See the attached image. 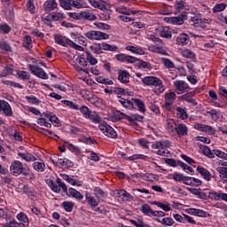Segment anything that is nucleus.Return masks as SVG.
Instances as JSON below:
<instances>
[{
  "instance_id": "obj_15",
  "label": "nucleus",
  "mask_w": 227,
  "mask_h": 227,
  "mask_svg": "<svg viewBox=\"0 0 227 227\" xmlns=\"http://www.w3.org/2000/svg\"><path fill=\"white\" fill-rule=\"evenodd\" d=\"M18 157L22 159V160H25V162H35V160H36V157H35V155L31 154V153L27 151H18Z\"/></svg>"
},
{
  "instance_id": "obj_18",
  "label": "nucleus",
  "mask_w": 227,
  "mask_h": 227,
  "mask_svg": "<svg viewBox=\"0 0 227 227\" xmlns=\"http://www.w3.org/2000/svg\"><path fill=\"white\" fill-rule=\"evenodd\" d=\"M185 19H186L185 15H181V16H177V17L165 18V21L168 22V24L182 26V24H184V21L185 20Z\"/></svg>"
},
{
  "instance_id": "obj_31",
  "label": "nucleus",
  "mask_w": 227,
  "mask_h": 227,
  "mask_svg": "<svg viewBox=\"0 0 227 227\" xmlns=\"http://www.w3.org/2000/svg\"><path fill=\"white\" fill-rule=\"evenodd\" d=\"M114 194L117 198H121V200H132V195L125 190H115Z\"/></svg>"
},
{
  "instance_id": "obj_54",
  "label": "nucleus",
  "mask_w": 227,
  "mask_h": 227,
  "mask_svg": "<svg viewBox=\"0 0 227 227\" xmlns=\"http://www.w3.org/2000/svg\"><path fill=\"white\" fill-rule=\"evenodd\" d=\"M94 26H96V27H98V29H102L103 31H107V30L111 29V27L108 24L102 23L100 21H96L94 23Z\"/></svg>"
},
{
  "instance_id": "obj_50",
  "label": "nucleus",
  "mask_w": 227,
  "mask_h": 227,
  "mask_svg": "<svg viewBox=\"0 0 227 227\" xmlns=\"http://www.w3.org/2000/svg\"><path fill=\"white\" fill-rule=\"evenodd\" d=\"M44 118L45 116H41V118L37 119L38 125H41V127H46V129H51L52 124L48 122Z\"/></svg>"
},
{
  "instance_id": "obj_23",
  "label": "nucleus",
  "mask_w": 227,
  "mask_h": 227,
  "mask_svg": "<svg viewBox=\"0 0 227 227\" xmlns=\"http://www.w3.org/2000/svg\"><path fill=\"white\" fill-rule=\"evenodd\" d=\"M115 12L118 13H122V15H136V13H137L139 11L129 9L123 5H121L115 8Z\"/></svg>"
},
{
  "instance_id": "obj_55",
  "label": "nucleus",
  "mask_w": 227,
  "mask_h": 227,
  "mask_svg": "<svg viewBox=\"0 0 227 227\" xmlns=\"http://www.w3.org/2000/svg\"><path fill=\"white\" fill-rule=\"evenodd\" d=\"M90 6H93V8H98V10H104L106 8V5L102 3H99L96 0H90L89 1Z\"/></svg>"
},
{
  "instance_id": "obj_13",
  "label": "nucleus",
  "mask_w": 227,
  "mask_h": 227,
  "mask_svg": "<svg viewBox=\"0 0 227 227\" xmlns=\"http://www.w3.org/2000/svg\"><path fill=\"white\" fill-rule=\"evenodd\" d=\"M58 8V4L56 0H47L43 4V12H46V13H51V12H54Z\"/></svg>"
},
{
  "instance_id": "obj_41",
  "label": "nucleus",
  "mask_w": 227,
  "mask_h": 227,
  "mask_svg": "<svg viewBox=\"0 0 227 227\" xmlns=\"http://www.w3.org/2000/svg\"><path fill=\"white\" fill-rule=\"evenodd\" d=\"M160 36H161V38H167V39L172 38L171 30H169V28L160 27Z\"/></svg>"
},
{
  "instance_id": "obj_60",
  "label": "nucleus",
  "mask_w": 227,
  "mask_h": 227,
  "mask_svg": "<svg viewBox=\"0 0 227 227\" xmlns=\"http://www.w3.org/2000/svg\"><path fill=\"white\" fill-rule=\"evenodd\" d=\"M161 61H162L165 68H175V63H173V61H171V59L162 58Z\"/></svg>"
},
{
  "instance_id": "obj_22",
  "label": "nucleus",
  "mask_w": 227,
  "mask_h": 227,
  "mask_svg": "<svg viewBox=\"0 0 227 227\" xmlns=\"http://www.w3.org/2000/svg\"><path fill=\"white\" fill-rule=\"evenodd\" d=\"M126 51L132 52V54H137L138 56H145V50L137 45H128L125 47Z\"/></svg>"
},
{
  "instance_id": "obj_34",
  "label": "nucleus",
  "mask_w": 227,
  "mask_h": 227,
  "mask_svg": "<svg viewBox=\"0 0 227 227\" xmlns=\"http://www.w3.org/2000/svg\"><path fill=\"white\" fill-rule=\"evenodd\" d=\"M154 221H156V223L163 224V226H173L175 224V220H173V218L171 217H165L161 220L155 218Z\"/></svg>"
},
{
  "instance_id": "obj_46",
  "label": "nucleus",
  "mask_w": 227,
  "mask_h": 227,
  "mask_svg": "<svg viewBox=\"0 0 227 227\" xmlns=\"http://www.w3.org/2000/svg\"><path fill=\"white\" fill-rule=\"evenodd\" d=\"M26 6L29 13H36V6H35V0H27Z\"/></svg>"
},
{
  "instance_id": "obj_24",
  "label": "nucleus",
  "mask_w": 227,
  "mask_h": 227,
  "mask_svg": "<svg viewBox=\"0 0 227 227\" xmlns=\"http://www.w3.org/2000/svg\"><path fill=\"white\" fill-rule=\"evenodd\" d=\"M98 45L101 52L102 51H109L110 52H116V51H118V46L111 45L107 43H98Z\"/></svg>"
},
{
  "instance_id": "obj_45",
  "label": "nucleus",
  "mask_w": 227,
  "mask_h": 227,
  "mask_svg": "<svg viewBox=\"0 0 227 227\" xmlns=\"http://www.w3.org/2000/svg\"><path fill=\"white\" fill-rule=\"evenodd\" d=\"M61 104H64V106H67V107H70V109H74V111H79V105L74 103L70 100H61Z\"/></svg>"
},
{
  "instance_id": "obj_8",
  "label": "nucleus",
  "mask_w": 227,
  "mask_h": 227,
  "mask_svg": "<svg viewBox=\"0 0 227 227\" xmlns=\"http://www.w3.org/2000/svg\"><path fill=\"white\" fill-rule=\"evenodd\" d=\"M27 68L30 70L31 74L35 75V77H39V79H44V80L49 79V75L47 74V73H45V71L42 67L36 65L29 64L27 66Z\"/></svg>"
},
{
  "instance_id": "obj_47",
  "label": "nucleus",
  "mask_w": 227,
  "mask_h": 227,
  "mask_svg": "<svg viewBox=\"0 0 227 227\" xmlns=\"http://www.w3.org/2000/svg\"><path fill=\"white\" fill-rule=\"evenodd\" d=\"M82 72H84L85 74H92L93 75H100V71H98V69H97V67H87L85 69H81Z\"/></svg>"
},
{
  "instance_id": "obj_62",
  "label": "nucleus",
  "mask_w": 227,
  "mask_h": 227,
  "mask_svg": "<svg viewBox=\"0 0 227 227\" xmlns=\"http://www.w3.org/2000/svg\"><path fill=\"white\" fill-rule=\"evenodd\" d=\"M179 166L180 168H182L183 171H184L185 173H194V169H192L191 166L185 164L183 161L179 162Z\"/></svg>"
},
{
  "instance_id": "obj_35",
  "label": "nucleus",
  "mask_w": 227,
  "mask_h": 227,
  "mask_svg": "<svg viewBox=\"0 0 227 227\" xmlns=\"http://www.w3.org/2000/svg\"><path fill=\"white\" fill-rule=\"evenodd\" d=\"M80 19H85L86 20H97V15L90 12H81Z\"/></svg>"
},
{
  "instance_id": "obj_64",
  "label": "nucleus",
  "mask_w": 227,
  "mask_h": 227,
  "mask_svg": "<svg viewBox=\"0 0 227 227\" xmlns=\"http://www.w3.org/2000/svg\"><path fill=\"white\" fill-rule=\"evenodd\" d=\"M185 8V3L183 0H177L175 4L176 12H182Z\"/></svg>"
},
{
  "instance_id": "obj_33",
  "label": "nucleus",
  "mask_w": 227,
  "mask_h": 227,
  "mask_svg": "<svg viewBox=\"0 0 227 227\" xmlns=\"http://www.w3.org/2000/svg\"><path fill=\"white\" fill-rule=\"evenodd\" d=\"M133 104L138 107V111L140 113H145L146 112V106L145 105V102L143 100L138 99V98H131Z\"/></svg>"
},
{
  "instance_id": "obj_36",
  "label": "nucleus",
  "mask_w": 227,
  "mask_h": 227,
  "mask_svg": "<svg viewBox=\"0 0 227 227\" xmlns=\"http://www.w3.org/2000/svg\"><path fill=\"white\" fill-rule=\"evenodd\" d=\"M33 169L38 173H43L45 171V163L40 161H34L32 164Z\"/></svg>"
},
{
  "instance_id": "obj_59",
  "label": "nucleus",
  "mask_w": 227,
  "mask_h": 227,
  "mask_svg": "<svg viewBox=\"0 0 227 227\" xmlns=\"http://www.w3.org/2000/svg\"><path fill=\"white\" fill-rule=\"evenodd\" d=\"M153 205L159 207V208H162L164 212H169L171 210V205L169 204H162L161 202H153Z\"/></svg>"
},
{
  "instance_id": "obj_10",
  "label": "nucleus",
  "mask_w": 227,
  "mask_h": 227,
  "mask_svg": "<svg viewBox=\"0 0 227 227\" xmlns=\"http://www.w3.org/2000/svg\"><path fill=\"white\" fill-rule=\"evenodd\" d=\"M118 121L120 120H128L130 123H134V121H143L144 117L141 115L134 114V115H127L124 113H120L119 117L117 118Z\"/></svg>"
},
{
  "instance_id": "obj_44",
  "label": "nucleus",
  "mask_w": 227,
  "mask_h": 227,
  "mask_svg": "<svg viewBox=\"0 0 227 227\" xmlns=\"http://www.w3.org/2000/svg\"><path fill=\"white\" fill-rule=\"evenodd\" d=\"M164 162L165 164H167L168 166H170L171 168H176L177 166H180L181 160H176L171 158H165Z\"/></svg>"
},
{
  "instance_id": "obj_21",
  "label": "nucleus",
  "mask_w": 227,
  "mask_h": 227,
  "mask_svg": "<svg viewBox=\"0 0 227 227\" xmlns=\"http://www.w3.org/2000/svg\"><path fill=\"white\" fill-rule=\"evenodd\" d=\"M142 82L145 84V86H155L160 82V79L156 76H145L142 80Z\"/></svg>"
},
{
  "instance_id": "obj_56",
  "label": "nucleus",
  "mask_w": 227,
  "mask_h": 227,
  "mask_svg": "<svg viewBox=\"0 0 227 227\" xmlns=\"http://www.w3.org/2000/svg\"><path fill=\"white\" fill-rule=\"evenodd\" d=\"M61 206L66 212H72V210H74V202L72 201H64Z\"/></svg>"
},
{
  "instance_id": "obj_40",
  "label": "nucleus",
  "mask_w": 227,
  "mask_h": 227,
  "mask_svg": "<svg viewBox=\"0 0 227 227\" xmlns=\"http://www.w3.org/2000/svg\"><path fill=\"white\" fill-rule=\"evenodd\" d=\"M89 120H91L93 123H100L102 121V118H100V115L97 112H91L89 114V116H87Z\"/></svg>"
},
{
  "instance_id": "obj_48",
  "label": "nucleus",
  "mask_w": 227,
  "mask_h": 227,
  "mask_svg": "<svg viewBox=\"0 0 227 227\" xmlns=\"http://www.w3.org/2000/svg\"><path fill=\"white\" fill-rule=\"evenodd\" d=\"M51 17H52L54 22L58 21V20H63V19L67 18V16H65V13L58 12H52Z\"/></svg>"
},
{
  "instance_id": "obj_6",
  "label": "nucleus",
  "mask_w": 227,
  "mask_h": 227,
  "mask_svg": "<svg viewBox=\"0 0 227 227\" xmlns=\"http://www.w3.org/2000/svg\"><path fill=\"white\" fill-rule=\"evenodd\" d=\"M85 37L88 40H91L92 42H100L102 40H109V34L97 31V30H89L85 34Z\"/></svg>"
},
{
  "instance_id": "obj_61",
  "label": "nucleus",
  "mask_w": 227,
  "mask_h": 227,
  "mask_svg": "<svg viewBox=\"0 0 227 227\" xmlns=\"http://www.w3.org/2000/svg\"><path fill=\"white\" fill-rule=\"evenodd\" d=\"M59 4L64 10H72L70 0H59Z\"/></svg>"
},
{
  "instance_id": "obj_1",
  "label": "nucleus",
  "mask_w": 227,
  "mask_h": 227,
  "mask_svg": "<svg viewBox=\"0 0 227 227\" xmlns=\"http://www.w3.org/2000/svg\"><path fill=\"white\" fill-rule=\"evenodd\" d=\"M30 171L31 169L27 167V164H23L19 160H14L11 163L10 173L12 176H20V175H23V176H29L33 180L35 175Z\"/></svg>"
},
{
  "instance_id": "obj_9",
  "label": "nucleus",
  "mask_w": 227,
  "mask_h": 227,
  "mask_svg": "<svg viewBox=\"0 0 227 227\" xmlns=\"http://www.w3.org/2000/svg\"><path fill=\"white\" fill-rule=\"evenodd\" d=\"M174 87L177 95H182V93H187L191 90L189 83L184 80H176L174 82Z\"/></svg>"
},
{
  "instance_id": "obj_5",
  "label": "nucleus",
  "mask_w": 227,
  "mask_h": 227,
  "mask_svg": "<svg viewBox=\"0 0 227 227\" xmlns=\"http://www.w3.org/2000/svg\"><path fill=\"white\" fill-rule=\"evenodd\" d=\"M46 184H48L49 187L53 191V192H67L68 188L67 187V184L61 181L60 178H57L56 182L52 180L51 178H48L46 180Z\"/></svg>"
},
{
  "instance_id": "obj_16",
  "label": "nucleus",
  "mask_w": 227,
  "mask_h": 227,
  "mask_svg": "<svg viewBox=\"0 0 227 227\" xmlns=\"http://www.w3.org/2000/svg\"><path fill=\"white\" fill-rule=\"evenodd\" d=\"M175 100H176V92H167L165 93V107L169 109L171 105L174 104Z\"/></svg>"
},
{
  "instance_id": "obj_57",
  "label": "nucleus",
  "mask_w": 227,
  "mask_h": 227,
  "mask_svg": "<svg viewBox=\"0 0 227 227\" xmlns=\"http://www.w3.org/2000/svg\"><path fill=\"white\" fill-rule=\"evenodd\" d=\"M94 192L95 196L98 199L106 198V196H107V193H106V192H104V190H102L100 187H95Z\"/></svg>"
},
{
  "instance_id": "obj_14",
  "label": "nucleus",
  "mask_w": 227,
  "mask_h": 227,
  "mask_svg": "<svg viewBox=\"0 0 227 227\" xmlns=\"http://www.w3.org/2000/svg\"><path fill=\"white\" fill-rule=\"evenodd\" d=\"M51 162L60 168H72V166H74V162L67 158H58L57 161L51 160Z\"/></svg>"
},
{
  "instance_id": "obj_53",
  "label": "nucleus",
  "mask_w": 227,
  "mask_h": 227,
  "mask_svg": "<svg viewBox=\"0 0 227 227\" xmlns=\"http://www.w3.org/2000/svg\"><path fill=\"white\" fill-rule=\"evenodd\" d=\"M226 4H217L213 8V13H220V12H224L226 10Z\"/></svg>"
},
{
  "instance_id": "obj_3",
  "label": "nucleus",
  "mask_w": 227,
  "mask_h": 227,
  "mask_svg": "<svg viewBox=\"0 0 227 227\" xmlns=\"http://www.w3.org/2000/svg\"><path fill=\"white\" fill-rule=\"evenodd\" d=\"M171 146L169 140H158L152 145L153 152L160 157H169V151L168 148Z\"/></svg>"
},
{
  "instance_id": "obj_58",
  "label": "nucleus",
  "mask_w": 227,
  "mask_h": 227,
  "mask_svg": "<svg viewBox=\"0 0 227 227\" xmlns=\"http://www.w3.org/2000/svg\"><path fill=\"white\" fill-rule=\"evenodd\" d=\"M214 153L215 157H218V159H223V160H227V153L218 150V149H215L214 150Z\"/></svg>"
},
{
  "instance_id": "obj_52",
  "label": "nucleus",
  "mask_w": 227,
  "mask_h": 227,
  "mask_svg": "<svg viewBox=\"0 0 227 227\" xmlns=\"http://www.w3.org/2000/svg\"><path fill=\"white\" fill-rule=\"evenodd\" d=\"M17 75L22 81H29L31 74L27 71H18Z\"/></svg>"
},
{
  "instance_id": "obj_2",
  "label": "nucleus",
  "mask_w": 227,
  "mask_h": 227,
  "mask_svg": "<svg viewBox=\"0 0 227 227\" xmlns=\"http://www.w3.org/2000/svg\"><path fill=\"white\" fill-rule=\"evenodd\" d=\"M149 40L153 42L154 44H151L148 47L150 52H155L156 54H160L161 56H166L168 52L166 51V44L159 38V36L152 34L149 35Z\"/></svg>"
},
{
  "instance_id": "obj_42",
  "label": "nucleus",
  "mask_w": 227,
  "mask_h": 227,
  "mask_svg": "<svg viewBox=\"0 0 227 227\" xmlns=\"http://www.w3.org/2000/svg\"><path fill=\"white\" fill-rule=\"evenodd\" d=\"M202 153L203 155H205L206 157H208V159H215V153H214V150L211 151L210 147L207 146V145H203L202 146Z\"/></svg>"
},
{
  "instance_id": "obj_26",
  "label": "nucleus",
  "mask_w": 227,
  "mask_h": 227,
  "mask_svg": "<svg viewBox=\"0 0 227 227\" xmlns=\"http://www.w3.org/2000/svg\"><path fill=\"white\" fill-rule=\"evenodd\" d=\"M2 111L5 116H13V110H12L10 103L5 100H2Z\"/></svg>"
},
{
  "instance_id": "obj_38",
  "label": "nucleus",
  "mask_w": 227,
  "mask_h": 227,
  "mask_svg": "<svg viewBox=\"0 0 227 227\" xmlns=\"http://www.w3.org/2000/svg\"><path fill=\"white\" fill-rule=\"evenodd\" d=\"M176 116L179 120H187L188 115L184 108L178 106L176 107Z\"/></svg>"
},
{
  "instance_id": "obj_27",
  "label": "nucleus",
  "mask_w": 227,
  "mask_h": 227,
  "mask_svg": "<svg viewBox=\"0 0 227 227\" xmlns=\"http://www.w3.org/2000/svg\"><path fill=\"white\" fill-rule=\"evenodd\" d=\"M118 80L122 84H128L130 82V74L128 71H120Z\"/></svg>"
},
{
  "instance_id": "obj_28",
  "label": "nucleus",
  "mask_w": 227,
  "mask_h": 227,
  "mask_svg": "<svg viewBox=\"0 0 227 227\" xmlns=\"http://www.w3.org/2000/svg\"><path fill=\"white\" fill-rule=\"evenodd\" d=\"M194 92H189L184 95L181 96L182 100H184L185 102H188V104H192V106H198V102H196V99L192 98V97H194Z\"/></svg>"
},
{
  "instance_id": "obj_12",
  "label": "nucleus",
  "mask_w": 227,
  "mask_h": 227,
  "mask_svg": "<svg viewBox=\"0 0 227 227\" xmlns=\"http://www.w3.org/2000/svg\"><path fill=\"white\" fill-rule=\"evenodd\" d=\"M186 214H189V215H195L197 217H210V214L208 212L198 208H188L186 209Z\"/></svg>"
},
{
  "instance_id": "obj_4",
  "label": "nucleus",
  "mask_w": 227,
  "mask_h": 227,
  "mask_svg": "<svg viewBox=\"0 0 227 227\" xmlns=\"http://www.w3.org/2000/svg\"><path fill=\"white\" fill-rule=\"evenodd\" d=\"M85 200L88 205L90 207L91 210L95 212V214H101V215H107V210L98 206L100 205V199H96L93 197V195H91V193L85 192Z\"/></svg>"
},
{
  "instance_id": "obj_63",
  "label": "nucleus",
  "mask_w": 227,
  "mask_h": 227,
  "mask_svg": "<svg viewBox=\"0 0 227 227\" xmlns=\"http://www.w3.org/2000/svg\"><path fill=\"white\" fill-rule=\"evenodd\" d=\"M23 47H25V49H31V47H33V41L31 40V36H25Z\"/></svg>"
},
{
  "instance_id": "obj_7",
  "label": "nucleus",
  "mask_w": 227,
  "mask_h": 227,
  "mask_svg": "<svg viewBox=\"0 0 227 227\" xmlns=\"http://www.w3.org/2000/svg\"><path fill=\"white\" fill-rule=\"evenodd\" d=\"M98 129L99 130H101V132H103L105 136H106V137H111L112 139H114L118 136L114 129H113V127L106 122H102L101 124H99Z\"/></svg>"
},
{
  "instance_id": "obj_20",
  "label": "nucleus",
  "mask_w": 227,
  "mask_h": 227,
  "mask_svg": "<svg viewBox=\"0 0 227 227\" xmlns=\"http://www.w3.org/2000/svg\"><path fill=\"white\" fill-rule=\"evenodd\" d=\"M197 172L204 178V180H207V182H210V180H212V173H210L208 169L199 166L197 167Z\"/></svg>"
},
{
  "instance_id": "obj_19",
  "label": "nucleus",
  "mask_w": 227,
  "mask_h": 227,
  "mask_svg": "<svg viewBox=\"0 0 227 227\" xmlns=\"http://www.w3.org/2000/svg\"><path fill=\"white\" fill-rule=\"evenodd\" d=\"M176 122H175V120L173 119H168L167 120V130L170 136H176Z\"/></svg>"
},
{
  "instance_id": "obj_11",
  "label": "nucleus",
  "mask_w": 227,
  "mask_h": 227,
  "mask_svg": "<svg viewBox=\"0 0 227 227\" xmlns=\"http://www.w3.org/2000/svg\"><path fill=\"white\" fill-rule=\"evenodd\" d=\"M208 198L210 200H214L215 201L222 200V201H225L227 203V193H224L222 191L209 192Z\"/></svg>"
},
{
  "instance_id": "obj_25",
  "label": "nucleus",
  "mask_w": 227,
  "mask_h": 227,
  "mask_svg": "<svg viewBox=\"0 0 227 227\" xmlns=\"http://www.w3.org/2000/svg\"><path fill=\"white\" fill-rule=\"evenodd\" d=\"M189 42H190L189 35L185 33L180 34L176 38V44L181 45V47H184V45H187Z\"/></svg>"
},
{
  "instance_id": "obj_51",
  "label": "nucleus",
  "mask_w": 227,
  "mask_h": 227,
  "mask_svg": "<svg viewBox=\"0 0 227 227\" xmlns=\"http://www.w3.org/2000/svg\"><path fill=\"white\" fill-rule=\"evenodd\" d=\"M2 82H3V84H5L6 86H12V88H19L20 90H22V88H23L22 85L13 82V81L3 80Z\"/></svg>"
},
{
  "instance_id": "obj_43",
  "label": "nucleus",
  "mask_w": 227,
  "mask_h": 227,
  "mask_svg": "<svg viewBox=\"0 0 227 227\" xmlns=\"http://www.w3.org/2000/svg\"><path fill=\"white\" fill-rule=\"evenodd\" d=\"M25 98L27 102H28V104H31L32 106H40V104L42 103V101L35 96H26Z\"/></svg>"
},
{
  "instance_id": "obj_37",
  "label": "nucleus",
  "mask_w": 227,
  "mask_h": 227,
  "mask_svg": "<svg viewBox=\"0 0 227 227\" xmlns=\"http://www.w3.org/2000/svg\"><path fill=\"white\" fill-rule=\"evenodd\" d=\"M206 116H210L213 121H217L219 120L221 114L215 109H212L210 111L206 112Z\"/></svg>"
},
{
  "instance_id": "obj_17",
  "label": "nucleus",
  "mask_w": 227,
  "mask_h": 227,
  "mask_svg": "<svg viewBox=\"0 0 227 227\" xmlns=\"http://www.w3.org/2000/svg\"><path fill=\"white\" fill-rule=\"evenodd\" d=\"M41 116H44V118H47L49 121L55 125V127H59V125H61L59 119L53 113L46 112L42 114Z\"/></svg>"
},
{
  "instance_id": "obj_49",
  "label": "nucleus",
  "mask_w": 227,
  "mask_h": 227,
  "mask_svg": "<svg viewBox=\"0 0 227 227\" xmlns=\"http://www.w3.org/2000/svg\"><path fill=\"white\" fill-rule=\"evenodd\" d=\"M140 210L143 214H145V215H149V216H152V212H153V210L152 209V207H150L148 204H144L141 207Z\"/></svg>"
},
{
  "instance_id": "obj_29",
  "label": "nucleus",
  "mask_w": 227,
  "mask_h": 227,
  "mask_svg": "<svg viewBox=\"0 0 227 227\" xmlns=\"http://www.w3.org/2000/svg\"><path fill=\"white\" fill-rule=\"evenodd\" d=\"M188 132H189V129L184 123H179L176 128V134H177V136L179 137L187 136Z\"/></svg>"
},
{
  "instance_id": "obj_30",
  "label": "nucleus",
  "mask_w": 227,
  "mask_h": 227,
  "mask_svg": "<svg viewBox=\"0 0 227 227\" xmlns=\"http://www.w3.org/2000/svg\"><path fill=\"white\" fill-rule=\"evenodd\" d=\"M54 41H55V43H58V45H61L62 47H67L68 45V41H70V39H67L63 37V35H55Z\"/></svg>"
},
{
  "instance_id": "obj_32",
  "label": "nucleus",
  "mask_w": 227,
  "mask_h": 227,
  "mask_svg": "<svg viewBox=\"0 0 227 227\" xmlns=\"http://www.w3.org/2000/svg\"><path fill=\"white\" fill-rule=\"evenodd\" d=\"M67 195L72 196V198H74L75 200H84V195H82L79 191L74 188L68 189Z\"/></svg>"
},
{
  "instance_id": "obj_39",
  "label": "nucleus",
  "mask_w": 227,
  "mask_h": 227,
  "mask_svg": "<svg viewBox=\"0 0 227 227\" xmlns=\"http://www.w3.org/2000/svg\"><path fill=\"white\" fill-rule=\"evenodd\" d=\"M181 54L183 58H187L188 59H196V54L194 53V51L189 49L183 50L181 51Z\"/></svg>"
}]
</instances>
